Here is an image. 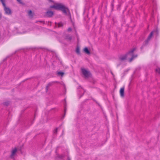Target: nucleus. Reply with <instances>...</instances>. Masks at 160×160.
Listing matches in <instances>:
<instances>
[{
	"instance_id": "f257e3e1",
	"label": "nucleus",
	"mask_w": 160,
	"mask_h": 160,
	"mask_svg": "<svg viewBox=\"0 0 160 160\" xmlns=\"http://www.w3.org/2000/svg\"><path fill=\"white\" fill-rule=\"evenodd\" d=\"M135 50V48H133L126 55L121 56L120 58V60L122 61L128 58H129L131 57L129 60V62H131L134 58L137 57V55H134L133 54V52Z\"/></svg>"
},
{
	"instance_id": "f03ea898",
	"label": "nucleus",
	"mask_w": 160,
	"mask_h": 160,
	"mask_svg": "<svg viewBox=\"0 0 160 160\" xmlns=\"http://www.w3.org/2000/svg\"><path fill=\"white\" fill-rule=\"evenodd\" d=\"M50 8L56 10H61L65 14L67 13V11L68 10V9L63 5L59 3H55L54 5L50 6Z\"/></svg>"
},
{
	"instance_id": "7ed1b4c3",
	"label": "nucleus",
	"mask_w": 160,
	"mask_h": 160,
	"mask_svg": "<svg viewBox=\"0 0 160 160\" xmlns=\"http://www.w3.org/2000/svg\"><path fill=\"white\" fill-rule=\"evenodd\" d=\"M0 1L1 2L3 6L4 7V9L5 11L6 14L8 15L11 14L12 13L11 10L9 8L6 6L5 3V0H0Z\"/></svg>"
},
{
	"instance_id": "20e7f679",
	"label": "nucleus",
	"mask_w": 160,
	"mask_h": 160,
	"mask_svg": "<svg viewBox=\"0 0 160 160\" xmlns=\"http://www.w3.org/2000/svg\"><path fill=\"white\" fill-rule=\"evenodd\" d=\"M82 72L83 74L86 77H88L90 75V72L84 68L81 69Z\"/></svg>"
},
{
	"instance_id": "39448f33",
	"label": "nucleus",
	"mask_w": 160,
	"mask_h": 160,
	"mask_svg": "<svg viewBox=\"0 0 160 160\" xmlns=\"http://www.w3.org/2000/svg\"><path fill=\"white\" fill-rule=\"evenodd\" d=\"M17 151V148H15L12 151V153L10 155V157L12 158H13V156L15 155Z\"/></svg>"
},
{
	"instance_id": "423d86ee",
	"label": "nucleus",
	"mask_w": 160,
	"mask_h": 160,
	"mask_svg": "<svg viewBox=\"0 0 160 160\" xmlns=\"http://www.w3.org/2000/svg\"><path fill=\"white\" fill-rule=\"evenodd\" d=\"M53 15V12L52 11H48L47 12L46 15L48 17H51Z\"/></svg>"
},
{
	"instance_id": "0eeeda50",
	"label": "nucleus",
	"mask_w": 160,
	"mask_h": 160,
	"mask_svg": "<svg viewBox=\"0 0 160 160\" xmlns=\"http://www.w3.org/2000/svg\"><path fill=\"white\" fill-rule=\"evenodd\" d=\"M120 94L121 97H123L124 96V88H122L120 90Z\"/></svg>"
},
{
	"instance_id": "6e6552de",
	"label": "nucleus",
	"mask_w": 160,
	"mask_h": 160,
	"mask_svg": "<svg viewBox=\"0 0 160 160\" xmlns=\"http://www.w3.org/2000/svg\"><path fill=\"white\" fill-rule=\"evenodd\" d=\"M153 32H152L149 35V36L148 37V39H147V41H149L150 39L151 38H152V35H153Z\"/></svg>"
},
{
	"instance_id": "1a4fd4ad",
	"label": "nucleus",
	"mask_w": 160,
	"mask_h": 160,
	"mask_svg": "<svg viewBox=\"0 0 160 160\" xmlns=\"http://www.w3.org/2000/svg\"><path fill=\"white\" fill-rule=\"evenodd\" d=\"M84 51L86 53L88 54H89L90 53L89 51L88 50V48H85L84 49Z\"/></svg>"
},
{
	"instance_id": "9d476101",
	"label": "nucleus",
	"mask_w": 160,
	"mask_h": 160,
	"mask_svg": "<svg viewBox=\"0 0 160 160\" xmlns=\"http://www.w3.org/2000/svg\"><path fill=\"white\" fill-rule=\"evenodd\" d=\"M28 15L30 17H32L33 15H32V13L31 10H29L28 11Z\"/></svg>"
},
{
	"instance_id": "9b49d317",
	"label": "nucleus",
	"mask_w": 160,
	"mask_h": 160,
	"mask_svg": "<svg viewBox=\"0 0 160 160\" xmlns=\"http://www.w3.org/2000/svg\"><path fill=\"white\" fill-rule=\"evenodd\" d=\"M64 157V155L62 154V155H58V157L61 159H62Z\"/></svg>"
},
{
	"instance_id": "f8f14e48",
	"label": "nucleus",
	"mask_w": 160,
	"mask_h": 160,
	"mask_svg": "<svg viewBox=\"0 0 160 160\" xmlns=\"http://www.w3.org/2000/svg\"><path fill=\"white\" fill-rule=\"evenodd\" d=\"M64 73L62 72H58V75L61 76H62L64 75Z\"/></svg>"
},
{
	"instance_id": "ddd939ff",
	"label": "nucleus",
	"mask_w": 160,
	"mask_h": 160,
	"mask_svg": "<svg viewBox=\"0 0 160 160\" xmlns=\"http://www.w3.org/2000/svg\"><path fill=\"white\" fill-rule=\"evenodd\" d=\"M76 52L78 54H79L80 52V49L78 47H77L76 49Z\"/></svg>"
},
{
	"instance_id": "4468645a",
	"label": "nucleus",
	"mask_w": 160,
	"mask_h": 160,
	"mask_svg": "<svg viewBox=\"0 0 160 160\" xmlns=\"http://www.w3.org/2000/svg\"><path fill=\"white\" fill-rule=\"evenodd\" d=\"M156 72L159 74H160V68H158L156 69Z\"/></svg>"
},
{
	"instance_id": "2eb2a0df",
	"label": "nucleus",
	"mask_w": 160,
	"mask_h": 160,
	"mask_svg": "<svg viewBox=\"0 0 160 160\" xmlns=\"http://www.w3.org/2000/svg\"><path fill=\"white\" fill-rule=\"evenodd\" d=\"M63 25V24L62 22H59L58 23V27H61Z\"/></svg>"
},
{
	"instance_id": "dca6fc26",
	"label": "nucleus",
	"mask_w": 160,
	"mask_h": 160,
	"mask_svg": "<svg viewBox=\"0 0 160 160\" xmlns=\"http://www.w3.org/2000/svg\"><path fill=\"white\" fill-rule=\"evenodd\" d=\"M58 132V128H57L56 129L53 131V133L54 134H57Z\"/></svg>"
},
{
	"instance_id": "f3484780",
	"label": "nucleus",
	"mask_w": 160,
	"mask_h": 160,
	"mask_svg": "<svg viewBox=\"0 0 160 160\" xmlns=\"http://www.w3.org/2000/svg\"><path fill=\"white\" fill-rule=\"evenodd\" d=\"M67 38L69 40H70L72 39V37L71 36H68Z\"/></svg>"
},
{
	"instance_id": "a211bd4d",
	"label": "nucleus",
	"mask_w": 160,
	"mask_h": 160,
	"mask_svg": "<svg viewBox=\"0 0 160 160\" xmlns=\"http://www.w3.org/2000/svg\"><path fill=\"white\" fill-rule=\"evenodd\" d=\"M68 31L69 32L71 31H72V29L70 28H69L68 30Z\"/></svg>"
},
{
	"instance_id": "6ab92c4d",
	"label": "nucleus",
	"mask_w": 160,
	"mask_h": 160,
	"mask_svg": "<svg viewBox=\"0 0 160 160\" xmlns=\"http://www.w3.org/2000/svg\"><path fill=\"white\" fill-rule=\"evenodd\" d=\"M17 1L20 3H22V2L21 0H17Z\"/></svg>"
},
{
	"instance_id": "aec40b11",
	"label": "nucleus",
	"mask_w": 160,
	"mask_h": 160,
	"mask_svg": "<svg viewBox=\"0 0 160 160\" xmlns=\"http://www.w3.org/2000/svg\"><path fill=\"white\" fill-rule=\"evenodd\" d=\"M67 159L68 160H71L70 158L69 157H68Z\"/></svg>"
},
{
	"instance_id": "412c9836",
	"label": "nucleus",
	"mask_w": 160,
	"mask_h": 160,
	"mask_svg": "<svg viewBox=\"0 0 160 160\" xmlns=\"http://www.w3.org/2000/svg\"><path fill=\"white\" fill-rule=\"evenodd\" d=\"M49 1L50 2H52V1H51V0H49Z\"/></svg>"
},
{
	"instance_id": "4be33fe9",
	"label": "nucleus",
	"mask_w": 160,
	"mask_h": 160,
	"mask_svg": "<svg viewBox=\"0 0 160 160\" xmlns=\"http://www.w3.org/2000/svg\"><path fill=\"white\" fill-rule=\"evenodd\" d=\"M66 107H65V112L66 111Z\"/></svg>"
}]
</instances>
